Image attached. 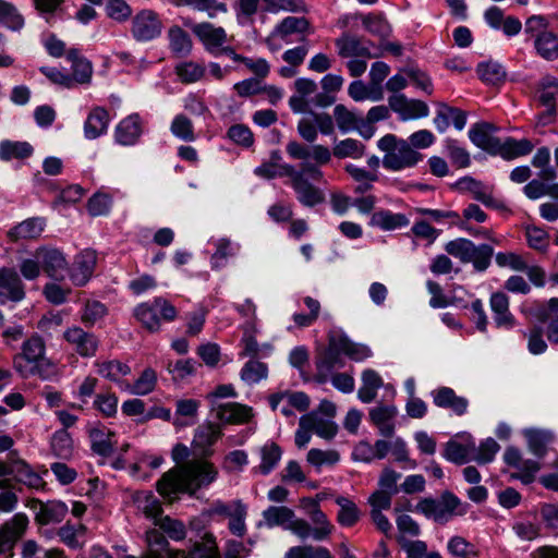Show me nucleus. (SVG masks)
<instances>
[{
	"label": "nucleus",
	"instance_id": "obj_26",
	"mask_svg": "<svg viewBox=\"0 0 558 558\" xmlns=\"http://www.w3.org/2000/svg\"><path fill=\"white\" fill-rule=\"evenodd\" d=\"M397 414V407L379 404L369 411V420L379 428L381 435L390 437L395 433L393 420Z\"/></svg>",
	"mask_w": 558,
	"mask_h": 558
},
{
	"label": "nucleus",
	"instance_id": "obj_17",
	"mask_svg": "<svg viewBox=\"0 0 558 558\" xmlns=\"http://www.w3.org/2000/svg\"><path fill=\"white\" fill-rule=\"evenodd\" d=\"M290 185L294 190L299 202L305 207H314L324 201L323 192L304 178L303 172L294 170L290 178Z\"/></svg>",
	"mask_w": 558,
	"mask_h": 558
},
{
	"label": "nucleus",
	"instance_id": "obj_6",
	"mask_svg": "<svg viewBox=\"0 0 558 558\" xmlns=\"http://www.w3.org/2000/svg\"><path fill=\"white\" fill-rule=\"evenodd\" d=\"M183 25L191 29L204 50L211 56H220V52L230 44L231 37L226 28L211 22L195 23L191 19H183Z\"/></svg>",
	"mask_w": 558,
	"mask_h": 558
},
{
	"label": "nucleus",
	"instance_id": "obj_31",
	"mask_svg": "<svg viewBox=\"0 0 558 558\" xmlns=\"http://www.w3.org/2000/svg\"><path fill=\"white\" fill-rule=\"evenodd\" d=\"M268 400L271 410L279 409L281 403H287L298 411H306L310 407V398L301 391H280L271 395Z\"/></svg>",
	"mask_w": 558,
	"mask_h": 558
},
{
	"label": "nucleus",
	"instance_id": "obj_60",
	"mask_svg": "<svg viewBox=\"0 0 558 558\" xmlns=\"http://www.w3.org/2000/svg\"><path fill=\"white\" fill-rule=\"evenodd\" d=\"M0 23L12 31H20L24 26V19L13 4L0 0Z\"/></svg>",
	"mask_w": 558,
	"mask_h": 558
},
{
	"label": "nucleus",
	"instance_id": "obj_21",
	"mask_svg": "<svg viewBox=\"0 0 558 558\" xmlns=\"http://www.w3.org/2000/svg\"><path fill=\"white\" fill-rule=\"evenodd\" d=\"M222 432L218 424L204 423L199 425L194 433L192 441L193 449L198 451L202 456L211 453L210 447L221 437Z\"/></svg>",
	"mask_w": 558,
	"mask_h": 558
},
{
	"label": "nucleus",
	"instance_id": "obj_59",
	"mask_svg": "<svg viewBox=\"0 0 558 558\" xmlns=\"http://www.w3.org/2000/svg\"><path fill=\"white\" fill-rule=\"evenodd\" d=\"M310 518L314 524L313 538L315 541H324L331 535L335 526L320 508L311 513Z\"/></svg>",
	"mask_w": 558,
	"mask_h": 558
},
{
	"label": "nucleus",
	"instance_id": "obj_50",
	"mask_svg": "<svg viewBox=\"0 0 558 558\" xmlns=\"http://www.w3.org/2000/svg\"><path fill=\"white\" fill-rule=\"evenodd\" d=\"M365 154V145L354 138H345L335 143L332 155L339 159H359Z\"/></svg>",
	"mask_w": 558,
	"mask_h": 558
},
{
	"label": "nucleus",
	"instance_id": "obj_42",
	"mask_svg": "<svg viewBox=\"0 0 558 558\" xmlns=\"http://www.w3.org/2000/svg\"><path fill=\"white\" fill-rule=\"evenodd\" d=\"M95 367L97 369L98 375L116 383L120 381L121 378L131 373V368L129 367V365L121 363L120 361L117 360L96 361Z\"/></svg>",
	"mask_w": 558,
	"mask_h": 558
},
{
	"label": "nucleus",
	"instance_id": "obj_45",
	"mask_svg": "<svg viewBox=\"0 0 558 558\" xmlns=\"http://www.w3.org/2000/svg\"><path fill=\"white\" fill-rule=\"evenodd\" d=\"M348 95L354 101H380L384 98V90L375 89L371 83L366 85L363 81L357 80L350 83Z\"/></svg>",
	"mask_w": 558,
	"mask_h": 558
},
{
	"label": "nucleus",
	"instance_id": "obj_5",
	"mask_svg": "<svg viewBox=\"0 0 558 558\" xmlns=\"http://www.w3.org/2000/svg\"><path fill=\"white\" fill-rule=\"evenodd\" d=\"M549 21L543 15H532L525 21V34L534 38L537 53L545 60L558 58V36L548 31Z\"/></svg>",
	"mask_w": 558,
	"mask_h": 558
},
{
	"label": "nucleus",
	"instance_id": "obj_46",
	"mask_svg": "<svg viewBox=\"0 0 558 558\" xmlns=\"http://www.w3.org/2000/svg\"><path fill=\"white\" fill-rule=\"evenodd\" d=\"M87 527L83 524H64L58 531L61 541L72 548H80L86 543Z\"/></svg>",
	"mask_w": 558,
	"mask_h": 558
},
{
	"label": "nucleus",
	"instance_id": "obj_19",
	"mask_svg": "<svg viewBox=\"0 0 558 558\" xmlns=\"http://www.w3.org/2000/svg\"><path fill=\"white\" fill-rule=\"evenodd\" d=\"M496 131L497 128L494 124L488 122H478L470 128L469 138L478 148H482L489 154H494L500 140L494 135Z\"/></svg>",
	"mask_w": 558,
	"mask_h": 558
},
{
	"label": "nucleus",
	"instance_id": "obj_54",
	"mask_svg": "<svg viewBox=\"0 0 558 558\" xmlns=\"http://www.w3.org/2000/svg\"><path fill=\"white\" fill-rule=\"evenodd\" d=\"M333 119L341 133H348L357 129L362 121L355 112L349 110L344 105H336L333 108Z\"/></svg>",
	"mask_w": 558,
	"mask_h": 558
},
{
	"label": "nucleus",
	"instance_id": "obj_41",
	"mask_svg": "<svg viewBox=\"0 0 558 558\" xmlns=\"http://www.w3.org/2000/svg\"><path fill=\"white\" fill-rule=\"evenodd\" d=\"M397 542L404 550L407 558H442L438 551H428L427 544L424 541H413L404 536H398Z\"/></svg>",
	"mask_w": 558,
	"mask_h": 558
},
{
	"label": "nucleus",
	"instance_id": "obj_14",
	"mask_svg": "<svg viewBox=\"0 0 558 558\" xmlns=\"http://www.w3.org/2000/svg\"><path fill=\"white\" fill-rule=\"evenodd\" d=\"M28 507L35 512V521L40 525L61 522L68 513V506L58 500L43 502L32 499Z\"/></svg>",
	"mask_w": 558,
	"mask_h": 558
},
{
	"label": "nucleus",
	"instance_id": "obj_61",
	"mask_svg": "<svg viewBox=\"0 0 558 558\" xmlns=\"http://www.w3.org/2000/svg\"><path fill=\"white\" fill-rule=\"evenodd\" d=\"M247 515V507L241 501L235 500V508L233 513L229 517L228 529L229 531L238 536L243 537L246 533L245 519Z\"/></svg>",
	"mask_w": 558,
	"mask_h": 558
},
{
	"label": "nucleus",
	"instance_id": "obj_64",
	"mask_svg": "<svg viewBox=\"0 0 558 558\" xmlns=\"http://www.w3.org/2000/svg\"><path fill=\"white\" fill-rule=\"evenodd\" d=\"M191 558H220L218 547L211 534H205L202 543H196L190 554Z\"/></svg>",
	"mask_w": 558,
	"mask_h": 558
},
{
	"label": "nucleus",
	"instance_id": "obj_51",
	"mask_svg": "<svg viewBox=\"0 0 558 558\" xmlns=\"http://www.w3.org/2000/svg\"><path fill=\"white\" fill-rule=\"evenodd\" d=\"M33 147L27 142L3 141L0 143V159H24L33 154Z\"/></svg>",
	"mask_w": 558,
	"mask_h": 558
},
{
	"label": "nucleus",
	"instance_id": "obj_47",
	"mask_svg": "<svg viewBox=\"0 0 558 558\" xmlns=\"http://www.w3.org/2000/svg\"><path fill=\"white\" fill-rule=\"evenodd\" d=\"M371 223L383 230H395L409 223V219L402 214L392 211H371Z\"/></svg>",
	"mask_w": 558,
	"mask_h": 558
},
{
	"label": "nucleus",
	"instance_id": "obj_18",
	"mask_svg": "<svg viewBox=\"0 0 558 558\" xmlns=\"http://www.w3.org/2000/svg\"><path fill=\"white\" fill-rule=\"evenodd\" d=\"M25 296L22 279L14 269H0V304L8 300L19 302Z\"/></svg>",
	"mask_w": 558,
	"mask_h": 558
},
{
	"label": "nucleus",
	"instance_id": "obj_20",
	"mask_svg": "<svg viewBox=\"0 0 558 558\" xmlns=\"http://www.w3.org/2000/svg\"><path fill=\"white\" fill-rule=\"evenodd\" d=\"M145 542L147 550L141 558H163V553L167 554V558H185L184 551L169 550L167 538L157 530H148L145 534Z\"/></svg>",
	"mask_w": 558,
	"mask_h": 558
},
{
	"label": "nucleus",
	"instance_id": "obj_48",
	"mask_svg": "<svg viewBox=\"0 0 558 558\" xmlns=\"http://www.w3.org/2000/svg\"><path fill=\"white\" fill-rule=\"evenodd\" d=\"M45 228V221L41 218H31L24 220L15 228H13L9 235L14 240L19 239H36L38 238Z\"/></svg>",
	"mask_w": 558,
	"mask_h": 558
},
{
	"label": "nucleus",
	"instance_id": "obj_44",
	"mask_svg": "<svg viewBox=\"0 0 558 558\" xmlns=\"http://www.w3.org/2000/svg\"><path fill=\"white\" fill-rule=\"evenodd\" d=\"M302 417H307L312 432L324 439H332L338 432L337 424L332 420L322 417L318 412H311Z\"/></svg>",
	"mask_w": 558,
	"mask_h": 558
},
{
	"label": "nucleus",
	"instance_id": "obj_37",
	"mask_svg": "<svg viewBox=\"0 0 558 558\" xmlns=\"http://www.w3.org/2000/svg\"><path fill=\"white\" fill-rule=\"evenodd\" d=\"M381 386L383 379L379 374L373 369H365L362 373V385L357 391L359 399L364 403L372 402Z\"/></svg>",
	"mask_w": 558,
	"mask_h": 558
},
{
	"label": "nucleus",
	"instance_id": "obj_8",
	"mask_svg": "<svg viewBox=\"0 0 558 558\" xmlns=\"http://www.w3.org/2000/svg\"><path fill=\"white\" fill-rule=\"evenodd\" d=\"M157 313H160L162 319L167 322H171L177 317L175 307L162 298L155 299L151 304H140L134 310L136 319L150 332H156L160 329V319Z\"/></svg>",
	"mask_w": 558,
	"mask_h": 558
},
{
	"label": "nucleus",
	"instance_id": "obj_43",
	"mask_svg": "<svg viewBox=\"0 0 558 558\" xmlns=\"http://www.w3.org/2000/svg\"><path fill=\"white\" fill-rule=\"evenodd\" d=\"M68 59L72 62V77L78 84H88L93 75V65L86 59L81 57L77 51L68 52Z\"/></svg>",
	"mask_w": 558,
	"mask_h": 558
},
{
	"label": "nucleus",
	"instance_id": "obj_12",
	"mask_svg": "<svg viewBox=\"0 0 558 558\" xmlns=\"http://www.w3.org/2000/svg\"><path fill=\"white\" fill-rule=\"evenodd\" d=\"M97 265V254L93 250H83L77 253L66 275L75 287L85 286L94 275Z\"/></svg>",
	"mask_w": 558,
	"mask_h": 558
},
{
	"label": "nucleus",
	"instance_id": "obj_4",
	"mask_svg": "<svg viewBox=\"0 0 558 558\" xmlns=\"http://www.w3.org/2000/svg\"><path fill=\"white\" fill-rule=\"evenodd\" d=\"M377 146L384 153L383 166L390 171H402L414 168L423 160V155L413 149L411 145L393 134L383 136Z\"/></svg>",
	"mask_w": 558,
	"mask_h": 558
},
{
	"label": "nucleus",
	"instance_id": "obj_39",
	"mask_svg": "<svg viewBox=\"0 0 558 558\" xmlns=\"http://www.w3.org/2000/svg\"><path fill=\"white\" fill-rule=\"evenodd\" d=\"M336 349L354 361H363L372 355L371 349L350 340L347 336L335 337Z\"/></svg>",
	"mask_w": 558,
	"mask_h": 558
},
{
	"label": "nucleus",
	"instance_id": "obj_28",
	"mask_svg": "<svg viewBox=\"0 0 558 558\" xmlns=\"http://www.w3.org/2000/svg\"><path fill=\"white\" fill-rule=\"evenodd\" d=\"M489 303L496 325L506 329L513 327L514 317L509 311L508 296L502 292H495L492 294Z\"/></svg>",
	"mask_w": 558,
	"mask_h": 558
},
{
	"label": "nucleus",
	"instance_id": "obj_2",
	"mask_svg": "<svg viewBox=\"0 0 558 558\" xmlns=\"http://www.w3.org/2000/svg\"><path fill=\"white\" fill-rule=\"evenodd\" d=\"M19 268L26 280H36L45 274L53 280L62 281L69 270V262L60 248L46 244L38 246L31 257L22 259Z\"/></svg>",
	"mask_w": 558,
	"mask_h": 558
},
{
	"label": "nucleus",
	"instance_id": "obj_35",
	"mask_svg": "<svg viewBox=\"0 0 558 558\" xmlns=\"http://www.w3.org/2000/svg\"><path fill=\"white\" fill-rule=\"evenodd\" d=\"M260 463L257 466V472L263 475L269 474L279 463L282 457V450L274 441L264 444L259 449Z\"/></svg>",
	"mask_w": 558,
	"mask_h": 558
},
{
	"label": "nucleus",
	"instance_id": "obj_32",
	"mask_svg": "<svg viewBox=\"0 0 558 558\" xmlns=\"http://www.w3.org/2000/svg\"><path fill=\"white\" fill-rule=\"evenodd\" d=\"M132 500L136 508L148 519L154 522L158 521L162 512L161 504L150 492H136L132 496Z\"/></svg>",
	"mask_w": 558,
	"mask_h": 558
},
{
	"label": "nucleus",
	"instance_id": "obj_16",
	"mask_svg": "<svg viewBox=\"0 0 558 558\" xmlns=\"http://www.w3.org/2000/svg\"><path fill=\"white\" fill-rule=\"evenodd\" d=\"M450 189L461 194L471 195L475 201L482 203L486 207L497 206L490 189L473 177L465 175L460 178L450 185Z\"/></svg>",
	"mask_w": 558,
	"mask_h": 558
},
{
	"label": "nucleus",
	"instance_id": "obj_11",
	"mask_svg": "<svg viewBox=\"0 0 558 558\" xmlns=\"http://www.w3.org/2000/svg\"><path fill=\"white\" fill-rule=\"evenodd\" d=\"M28 523L27 515L20 512L0 526V555L13 556L14 546L26 532Z\"/></svg>",
	"mask_w": 558,
	"mask_h": 558
},
{
	"label": "nucleus",
	"instance_id": "obj_30",
	"mask_svg": "<svg viewBox=\"0 0 558 558\" xmlns=\"http://www.w3.org/2000/svg\"><path fill=\"white\" fill-rule=\"evenodd\" d=\"M434 403L439 408H450L456 414L462 415L468 409V400L459 397L448 387L437 389L433 393Z\"/></svg>",
	"mask_w": 558,
	"mask_h": 558
},
{
	"label": "nucleus",
	"instance_id": "obj_3",
	"mask_svg": "<svg viewBox=\"0 0 558 558\" xmlns=\"http://www.w3.org/2000/svg\"><path fill=\"white\" fill-rule=\"evenodd\" d=\"M13 365L24 378L37 375L46 379L54 372L52 363L45 356V342L38 336L23 343L22 352L14 356Z\"/></svg>",
	"mask_w": 558,
	"mask_h": 558
},
{
	"label": "nucleus",
	"instance_id": "obj_23",
	"mask_svg": "<svg viewBox=\"0 0 558 558\" xmlns=\"http://www.w3.org/2000/svg\"><path fill=\"white\" fill-rule=\"evenodd\" d=\"M335 45L341 58L372 57L368 45L361 38L348 33L338 37Z\"/></svg>",
	"mask_w": 558,
	"mask_h": 558
},
{
	"label": "nucleus",
	"instance_id": "obj_38",
	"mask_svg": "<svg viewBox=\"0 0 558 558\" xmlns=\"http://www.w3.org/2000/svg\"><path fill=\"white\" fill-rule=\"evenodd\" d=\"M93 450L101 456L112 453L116 440L114 434L105 427H94L89 432Z\"/></svg>",
	"mask_w": 558,
	"mask_h": 558
},
{
	"label": "nucleus",
	"instance_id": "obj_58",
	"mask_svg": "<svg viewBox=\"0 0 558 558\" xmlns=\"http://www.w3.org/2000/svg\"><path fill=\"white\" fill-rule=\"evenodd\" d=\"M170 131L173 136L184 142H194L196 140L193 122L182 113L173 118Z\"/></svg>",
	"mask_w": 558,
	"mask_h": 558
},
{
	"label": "nucleus",
	"instance_id": "obj_56",
	"mask_svg": "<svg viewBox=\"0 0 558 558\" xmlns=\"http://www.w3.org/2000/svg\"><path fill=\"white\" fill-rule=\"evenodd\" d=\"M525 437L531 451L538 457L545 454L547 446L554 440L550 432L542 429H529Z\"/></svg>",
	"mask_w": 558,
	"mask_h": 558
},
{
	"label": "nucleus",
	"instance_id": "obj_24",
	"mask_svg": "<svg viewBox=\"0 0 558 558\" xmlns=\"http://www.w3.org/2000/svg\"><path fill=\"white\" fill-rule=\"evenodd\" d=\"M294 167L281 162V156L278 151H274L269 160L264 161L260 166L256 167L254 173L263 179H275L289 177L294 172Z\"/></svg>",
	"mask_w": 558,
	"mask_h": 558
},
{
	"label": "nucleus",
	"instance_id": "obj_7",
	"mask_svg": "<svg viewBox=\"0 0 558 558\" xmlns=\"http://www.w3.org/2000/svg\"><path fill=\"white\" fill-rule=\"evenodd\" d=\"M460 500L451 493H445L436 500L432 498H424L416 505V510L423 513L426 518L433 519L437 522H447L453 515L463 514L460 509Z\"/></svg>",
	"mask_w": 558,
	"mask_h": 558
},
{
	"label": "nucleus",
	"instance_id": "obj_55",
	"mask_svg": "<svg viewBox=\"0 0 558 558\" xmlns=\"http://www.w3.org/2000/svg\"><path fill=\"white\" fill-rule=\"evenodd\" d=\"M175 74L182 83H195L204 77L205 66L196 61H183L175 66Z\"/></svg>",
	"mask_w": 558,
	"mask_h": 558
},
{
	"label": "nucleus",
	"instance_id": "obj_49",
	"mask_svg": "<svg viewBox=\"0 0 558 558\" xmlns=\"http://www.w3.org/2000/svg\"><path fill=\"white\" fill-rule=\"evenodd\" d=\"M177 4L193 7L197 11L205 12L209 19L228 13L227 3L218 0H177Z\"/></svg>",
	"mask_w": 558,
	"mask_h": 558
},
{
	"label": "nucleus",
	"instance_id": "obj_33",
	"mask_svg": "<svg viewBox=\"0 0 558 558\" xmlns=\"http://www.w3.org/2000/svg\"><path fill=\"white\" fill-rule=\"evenodd\" d=\"M10 472L14 475L17 482L29 488L39 489L45 486L43 477L23 460L15 461L12 464Z\"/></svg>",
	"mask_w": 558,
	"mask_h": 558
},
{
	"label": "nucleus",
	"instance_id": "obj_25",
	"mask_svg": "<svg viewBox=\"0 0 558 558\" xmlns=\"http://www.w3.org/2000/svg\"><path fill=\"white\" fill-rule=\"evenodd\" d=\"M142 134V123L138 114L123 119L116 128V141L124 146L134 145Z\"/></svg>",
	"mask_w": 558,
	"mask_h": 558
},
{
	"label": "nucleus",
	"instance_id": "obj_34",
	"mask_svg": "<svg viewBox=\"0 0 558 558\" xmlns=\"http://www.w3.org/2000/svg\"><path fill=\"white\" fill-rule=\"evenodd\" d=\"M170 50L178 57H186L193 49L190 35L180 26H171L168 31Z\"/></svg>",
	"mask_w": 558,
	"mask_h": 558
},
{
	"label": "nucleus",
	"instance_id": "obj_29",
	"mask_svg": "<svg viewBox=\"0 0 558 558\" xmlns=\"http://www.w3.org/2000/svg\"><path fill=\"white\" fill-rule=\"evenodd\" d=\"M533 150V144L526 138L514 140L506 138L505 141L499 140L496 150L493 155H499L504 159H515L525 155H529Z\"/></svg>",
	"mask_w": 558,
	"mask_h": 558
},
{
	"label": "nucleus",
	"instance_id": "obj_10",
	"mask_svg": "<svg viewBox=\"0 0 558 558\" xmlns=\"http://www.w3.org/2000/svg\"><path fill=\"white\" fill-rule=\"evenodd\" d=\"M163 25L158 14L144 9L135 14L131 24V34L137 41H149L160 36Z\"/></svg>",
	"mask_w": 558,
	"mask_h": 558
},
{
	"label": "nucleus",
	"instance_id": "obj_1",
	"mask_svg": "<svg viewBox=\"0 0 558 558\" xmlns=\"http://www.w3.org/2000/svg\"><path fill=\"white\" fill-rule=\"evenodd\" d=\"M191 450L183 444L172 449V459L177 466L166 472L157 482V492L165 498L173 500L179 493L194 495L199 488L211 484L218 475L213 463L205 459L186 461Z\"/></svg>",
	"mask_w": 558,
	"mask_h": 558
},
{
	"label": "nucleus",
	"instance_id": "obj_36",
	"mask_svg": "<svg viewBox=\"0 0 558 558\" xmlns=\"http://www.w3.org/2000/svg\"><path fill=\"white\" fill-rule=\"evenodd\" d=\"M336 504L339 506L337 521L341 526L350 527L360 521L361 511L352 499L338 496Z\"/></svg>",
	"mask_w": 558,
	"mask_h": 558
},
{
	"label": "nucleus",
	"instance_id": "obj_13",
	"mask_svg": "<svg viewBox=\"0 0 558 558\" xmlns=\"http://www.w3.org/2000/svg\"><path fill=\"white\" fill-rule=\"evenodd\" d=\"M389 107L399 114L402 121L425 118L429 114L426 102L420 99H409L403 94H397L388 99Z\"/></svg>",
	"mask_w": 558,
	"mask_h": 558
},
{
	"label": "nucleus",
	"instance_id": "obj_22",
	"mask_svg": "<svg viewBox=\"0 0 558 558\" xmlns=\"http://www.w3.org/2000/svg\"><path fill=\"white\" fill-rule=\"evenodd\" d=\"M340 350L336 349L335 345V337H332L329 341V347L324 351V353L316 361V379L318 383H326L333 368H339L343 366V363L340 359Z\"/></svg>",
	"mask_w": 558,
	"mask_h": 558
},
{
	"label": "nucleus",
	"instance_id": "obj_62",
	"mask_svg": "<svg viewBox=\"0 0 558 558\" xmlns=\"http://www.w3.org/2000/svg\"><path fill=\"white\" fill-rule=\"evenodd\" d=\"M550 151L547 147H541L536 150L532 158V165L539 168V178L542 180H554L557 178V171L549 166Z\"/></svg>",
	"mask_w": 558,
	"mask_h": 558
},
{
	"label": "nucleus",
	"instance_id": "obj_27",
	"mask_svg": "<svg viewBox=\"0 0 558 558\" xmlns=\"http://www.w3.org/2000/svg\"><path fill=\"white\" fill-rule=\"evenodd\" d=\"M109 121V113L105 108H93L84 123L85 137L88 140H95L105 134L108 130Z\"/></svg>",
	"mask_w": 558,
	"mask_h": 558
},
{
	"label": "nucleus",
	"instance_id": "obj_63",
	"mask_svg": "<svg viewBox=\"0 0 558 558\" xmlns=\"http://www.w3.org/2000/svg\"><path fill=\"white\" fill-rule=\"evenodd\" d=\"M447 549L456 558H473L478 555L476 547L461 536L451 537Z\"/></svg>",
	"mask_w": 558,
	"mask_h": 558
},
{
	"label": "nucleus",
	"instance_id": "obj_40",
	"mask_svg": "<svg viewBox=\"0 0 558 558\" xmlns=\"http://www.w3.org/2000/svg\"><path fill=\"white\" fill-rule=\"evenodd\" d=\"M220 420L231 424H243L253 416L252 409L240 403H227L218 411Z\"/></svg>",
	"mask_w": 558,
	"mask_h": 558
},
{
	"label": "nucleus",
	"instance_id": "obj_52",
	"mask_svg": "<svg viewBox=\"0 0 558 558\" xmlns=\"http://www.w3.org/2000/svg\"><path fill=\"white\" fill-rule=\"evenodd\" d=\"M476 450L475 444L461 445L457 441H449L446 445L444 457L457 464H463L472 459V453Z\"/></svg>",
	"mask_w": 558,
	"mask_h": 558
},
{
	"label": "nucleus",
	"instance_id": "obj_57",
	"mask_svg": "<svg viewBox=\"0 0 558 558\" xmlns=\"http://www.w3.org/2000/svg\"><path fill=\"white\" fill-rule=\"evenodd\" d=\"M216 251L210 257L211 267L220 269L226 266L227 259L233 257L236 253V247L229 239L221 238L215 242Z\"/></svg>",
	"mask_w": 558,
	"mask_h": 558
},
{
	"label": "nucleus",
	"instance_id": "obj_9",
	"mask_svg": "<svg viewBox=\"0 0 558 558\" xmlns=\"http://www.w3.org/2000/svg\"><path fill=\"white\" fill-rule=\"evenodd\" d=\"M310 32L311 25L305 17L287 16L275 26L265 43L271 51H276L282 47V44H290L292 35Z\"/></svg>",
	"mask_w": 558,
	"mask_h": 558
},
{
	"label": "nucleus",
	"instance_id": "obj_53",
	"mask_svg": "<svg viewBox=\"0 0 558 558\" xmlns=\"http://www.w3.org/2000/svg\"><path fill=\"white\" fill-rule=\"evenodd\" d=\"M263 518L267 526H283L294 518V511L286 506H271L263 511Z\"/></svg>",
	"mask_w": 558,
	"mask_h": 558
},
{
	"label": "nucleus",
	"instance_id": "obj_15",
	"mask_svg": "<svg viewBox=\"0 0 558 558\" xmlns=\"http://www.w3.org/2000/svg\"><path fill=\"white\" fill-rule=\"evenodd\" d=\"M65 341L72 349L83 357H92L96 354L99 345L98 339L81 327L73 326L68 328L63 335Z\"/></svg>",
	"mask_w": 558,
	"mask_h": 558
}]
</instances>
